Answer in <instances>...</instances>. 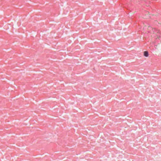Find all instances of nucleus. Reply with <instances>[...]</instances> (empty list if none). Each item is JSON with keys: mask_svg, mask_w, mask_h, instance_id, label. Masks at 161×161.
Returning <instances> with one entry per match:
<instances>
[{"mask_svg": "<svg viewBox=\"0 0 161 161\" xmlns=\"http://www.w3.org/2000/svg\"><path fill=\"white\" fill-rule=\"evenodd\" d=\"M152 30L153 33L156 35L158 37L160 38L161 37V34L159 30L155 28H153Z\"/></svg>", "mask_w": 161, "mask_h": 161, "instance_id": "f257e3e1", "label": "nucleus"}, {"mask_svg": "<svg viewBox=\"0 0 161 161\" xmlns=\"http://www.w3.org/2000/svg\"><path fill=\"white\" fill-rule=\"evenodd\" d=\"M144 55L146 57L148 56L149 54L148 52L147 51H145L144 52Z\"/></svg>", "mask_w": 161, "mask_h": 161, "instance_id": "f03ea898", "label": "nucleus"}]
</instances>
